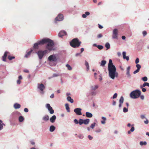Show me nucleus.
Listing matches in <instances>:
<instances>
[{
	"label": "nucleus",
	"mask_w": 149,
	"mask_h": 149,
	"mask_svg": "<svg viewBox=\"0 0 149 149\" xmlns=\"http://www.w3.org/2000/svg\"><path fill=\"white\" fill-rule=\"evenodd\" d=\"M48 59L49 61L54 62L56 61L57 60L56 57L54 55H51L49 56L48 58Z\"/></svg>",
	"instance_id": "6e6552de"
},
{
	"label": "nucleus",
	"mask_w": 149,
	"mask_h": 149,
	"mask_svg": "<svg viewBox=\"0 0 149 149\" xmlns=\"http://www.w3.org/2000/svg\"><path fill=\"white\" fill-rule=\"evenodd\" d=\"M6 57L4 56H3L2 57V60L3 61H6Z\"/></svg>",
	"instance_id": "603ef678"
},
{
	"label": "nucleus",
	"mask_w": 149,
	"mask_h": 149,
	"mask_svg": "<svg viewBox=\"0 0 149 149\" xmlns=\"http://www.w3.org/2000/svg\"><path fill=\"white\" fill-rule=\"evenodd\" d=\"M18 79H19V80L22 79V76L20 75V76H19L18 77Z\"/></svg>",
	"instance_id": "bf43d9fd"
},
{
	"label": "nucleus",
	"mask_w": 149,
	"mask_h": 149,
	"mask_svg": "<svg viewBox=\"0 0 149 149\" xmlns=\"http://www.w3.org/2000/svg\"><path fill=\"white\" fill-rule=\"evenodd\" d=\"M33 49H31L30 51L28 52L26 54L24 57L26 58L28 57L29 56H30L32 52L33 51Z\"/></svg>",
	"instance_id": "aec40b11"
},
{
	"label": "nucleus",
	"mask_w": 149,
	"mask_h": 149,
	"mask_svg": "<svg viewBox=\"0 0 149 149\" xmlns=\"http://www.w3.org/2000/svg\"><path fill=\"white\" fill-rule=\"evenodd\" d=\"M67 34V33L65 31H62L59 33L58 35L59 37L62 38L63 36L66 35Z\"/></svg>",
	"instance_id": "f8f14e48"
},
{
	"label": "nucleus",
	"mask_w": 149,
	"mask_h": 149,
	"mask_svg": "<svg viewBox=\"0 0 149 149\" xmlns=\"http://www.w3.org/2000/svg\"><path fill=\"white\" fill-rule=\"evenodd\" d=\"M105 46L107 48V49H109L110 48V44L108 42H107V43L105 45Z\"/></svg>",
	"instance_id": "c756f323"
},
{
	"label": "nucleus",
	"mask_w": 149,
	"mask_h": 149,
	"mask_svg": "<svg viewBox=\"0 0 149 149\" xmlns=\"http://www.w3.org/2000/svg\"><path fill=\"white\" fill-rule=\"evenodd\" d=\"M90 15V13L88 12H86L85 14H83L82 15V17L84 18H85L86 17V15Z\"/></svg>",
	"instance_id": "412c9836"
},
{
	"label": "nucleus",
	"mask_w": 149,
	"mask_h": 149,
	"mask_svg": "<svg viewBox=\"0 0 149 149\" xmlns=\"http://www.w3.org/2000/svg\"><path fill=\"white\" fill-rule=\"evenodd\" d=\"M118 30L116 29H114L113 31L112 38L113 39H118Z\"/></svg>",
	"instance_id": "0eeeda50"
},
{
	"label": "nucleus",
	"mask_w": 149,
	"mask_h": 149,
	"mask_svg": "<svg viewBox=\"0 0 149 149\" xmlns=\"http://www.w3.org/2000/svg\"><path fill=\"white\" fill-rule=\"evenodd\" d=\"M108 70L109 77L112 79H114L116 76V69L115 66L113 65L112 61L111 59L109 61Z\"/></svg>",
	"instance_id": "f03ea898"
},
{
	"label": "nucleus",
	"mask_w": 149,
	"mask_h": 149,
	"mask_svg": "<svg viewBox=\"0 0 149 149\" xmlns=\"http://www.w3.org/2000/svg\"><path fill=\"white\" fill-rule=\"evenodd\" d=\"M83 119H80L79 121V124L80 125H81L83 123Z\"/></svg>",
	"instance_id": "473e14b6"
},
{
	"label": "nucleus",
	"mask_w": 149,
	"mask_h": 149,
	"mask_svg": "<svg viewBox=\"0 0 149 149\" xmlns=\"http://www.w3.org/2000/svg\"><path fill=\"white\" fill-rule=\"evenodd\" d=\"M146 85V82H145L142 85L140 86V88H142L143 87H145Z\"/></svg>",
	"instance_id": "a19ab883"
},
{
	"label": "nucleus",
	"mask_w": 149,
	"mask_h": 149,
	"mask_svg": "<svg viewBox=\"0 0 149 149\" xmlns=\"http://www.w3.org/2000/svg\"><path fill=\"white\" fill-rule=\"evenodd\" d=\"M134 127L133 126L130 129V131L132 132H133L134 131Z\"/></svg>",
	"instance_id": "3c124183"
},
{
	"label": "nucleus",
	"mask_w": 149,
	"mask_h": 149,
	"mask_svg": "<svg viewBox=\"0 0 149 149\" xmlns=\"http://www.w3.org/2000/svg\"><path fill=\"white\" fill-rule=\"evenodd\" d=\"M141 94V91L136 90L132 91L130 94V97L132 98L136 99L139 97Z\"/></svg>",
	"instance_id": "20e7f679"
},
{
	"label": "nucleus",
	"mask_w": 149,
	"mask_h": 149,
	"mask_svg": "<svg viewBox=\"0 0 149 149\" xmlns=\"http://www.w3.org/2000/svg\"><path fill=\"white\" fill-rule=\"evenodd\" d=\"M139 70H138V69H137V70H135V71H134L133 72V73L135 74H136V73H138V72H139Z\"/></svg>",
	"instance_id": "a18cd8bd"
},
{
	"label": "nucleus",
	"mask_w": 149,
	"mask_h": 149,
	"mask_svg": "<svg viewBox=\"0 0 149 149\" xmlns=\"http://www.w3.org/2000/svg\"><path fill=\"white\" fill-rule=\"evenodd\" d=\"M126 52H123V57L124 59H126L127 61L129 60V57L128 56H126Z\"/></svg>",
	"instance_id": "2eb2a0df"
},
{
	"label": "nucleus",
	"mask_w": 149,
	"mask_h": 149,
	"mask_svg": "<svg viewBox=\"0 0 149 149\" xmlns=\"http://www.w3.org/2000/svg\"><path fill=\"white\" fill-rule=\"evenodd\" d=\"M38 88L41 91H43V90L45 89V87L43 84H38Z\"/></svg>",
	"instance_id": "9b49d317"
},
{
	"label": "nucleus",
	"mask_w": 149,
	"mask_h": 149,
	"mask_svg": "<svg viewBox=\"0 0 149 149\" xmlns=\"http://www.w3.org/2000/svg\"><path fill=\"white\" fill-rule=\"evenodd\" d=\"M56 118V116L55 115H53L50 118V121L51 122L54 123V122Z\"/></svg>",
	"instance_id": "4468645a"
},
{
	"label": "nucleus",
	"mask_w": 149,
	"mask_h": 149,
	"mask_svg": "<svg viewBox=\"0 0 149 149\" xmlns=\"http://www.w3.org/2000/svg\"><path fill=\"white\" fill-rule=\"evenodd\" d=\"M55 129V127L53 125L51 126L50 127L49 131L51 132H53Z\"/></svg>",
	"instance_id": "b1692460"
},
{
	"label": "nucleus",
	"mask_w": 149,
	"mask_h": 149,
	"mask_svg": "<svg viewBox=\"0 0 149 149\" xmlns=\"http://www.w3.org/2000/svg\"><path fill=\"white\" fill-rule=\"evenodd\" d=\"M48 53V50H45L44 51L39 50L37 53V54L39 58L40 59H41L44 56Z\"/></svg>",
	"instance_id": "39448f33"
},
{
	"label": "nucleus",
	"mask_w": 149,
	"mask_h": 149,
	"mask_svg": "<svg viewBox=\"0 0 149 149\" xmlns=\"http://www.w3.org/2000/svg\"><path fill=\"white\" fill-rule=\"evenodd\" d=\"M97 47L99 49H102L103 48V46L102 45H99L97 46Z\"/></svg>",
	"instance_id": "4c0bfd02"
},
{
	"label": "nucleus",
	"mask_w": 149,
	"mask_h": 149,
	"mask_svg": "<svg viewBox=\"0 0 149 149\" xmlns=\"http://www.w3.org/2000/svg\"><path fill=\"white\" fill-rule=\"evenodd\" d=\"M24 111L26 112H28L29 110L27 108H25L24 109Z\"/></svg>",
	"instance_id": "5fc2aeb1"
},
{
	"label": "nucleus",
	"mask_w": 149,
	"mask_h": 149,
	"mask_svg": "<svg viewBox=\"0 0 149 149\" xmlns=\"http://www.w3.org/2000/svg\"><path fill=\"white\" fill-rule=\"evenodd\" d=\"M139 62V59L137 58L135 60V63L136 64H137Z\"/></svg>",
	"instance_id": "37998d69"
},
{
	"label": "nucleus",
	"mask_w": 149,
	"mask_h": 149,
	"mask_svg": "<svg viewBox=\"0 0 149 149\" xmlns=\"http://www.w3.org/2000/svg\"><path fill=\"white\" fill-rule=\"evenodd\" d=\"M42 119L43 120L45 121H47L49 120V116L47 115H45L42 118Z\"/></svg>",
	"instance_id": "dca6fc26"
},
{
	"label": "nucleus",
	"mask_w": 149,
	"mask_h": 149,
	"mask_svg": "<svg viewBox=\"0 0 149 149\" xmlns=\"http://www.w3.org/2000/svg\"><path fill=\"white\" fill-rule=\"evenodd\" d=\"M142 33H143V36H145L147 35V33L146 31H143Z\"/></svg>",
	"instance_id": "ea45409f"
},
{
	"label": "nucleus",
	"mask_w": 149,
	"mask_h": 149,
	"mask_svg": "<svg viewBox=\"0 0 149 149\" xmlns=\"http://www.w3.org/2000/svg\"><path fill=\"white\" fill-rule=\"evenodd\" d=\"M2 123V121L0 120V130L3 129V125H5L4 123Z\"/></svg>",
	"instance_id": "4be33fe9"
},
{
	"label": "nucleus",
	"mask_w": 149,
	"mask_h": 149,
	"mask_svg": "<svg viewBox=\"0 0 149 149\" xmlns=\"http://www.w3.org/2000/svg\"><path fill=\"white\" fill-rule=\"evenodd\" d=\"M142 91L143 92H145L146 91V88H143V87H142Z\"/></svg>",
	"instance_id": "6e6d98bb"
},
{
	"label": "nucleus",
	"mask_w": 149,
	"mask_h": 149,
	"mask_svg": "<svg viewBox=\"0 0 149 149\" xmlns=\"http://www.w3.org/2000/svg\"><path fill=\"white\" fill-rule=\"evenodd\" d=\"M19 120L20 122H22L24 120V118L22 116H20L19 117Z\"/></svg>",
	"instance_id": "c85d7f7f"
},
{
	"label": "nucleus",
	"mask_w": 149,
	"mask_h": 149,
	"mask_svg": "<svg viewBox=\"0 0 149 149\" xmlns=\"http://www.w3.org/2000/svg\"><path fill=\"white\" fill-rule=\"evenodd\" d=\"M140 144L141 146H142L143 145H146L147 144V143L146 141H144L143 142L142 141H141L140 142Z\"/></svg>",
	"instance_id": "2f4dec72"
},
{
	"label": "nucleus",
	"mask_w": 149,
	"mask_h": 149,
	"mask_svg": "<svg viewBox=\"0 0 149 149\" xmlns=\"http://www.w3.org/2000/svg\"><path fill=\"white\" fill-rule=\"evenodd\" d=\"M46 107L48 109L50 114H52L54 113V111L52 107L50 106L49 104H47L46 105Z\"/></svg>",
	"instance_id": "423d86ee"
},
{
	"label": "nucleus",
	"mask_w": 149,
	"mask_h": 149,
	"mask_svg": "<svg viewBox=\"0 0 149 149\" xmlns=\"http://www.w3.org/2000/svg\"><path fill=\"white\" fill-rule=\"evenodd\" d=\"M130 66H128L127 69L126 74L127 75V77H130L131 75L130 74Z\"/></svg>",
	"instance_id": "ddd939ff"
},
{
	"label": "nucleus",
	"mask_w": 149,
	"mask_h": 149,
	"mask_svg": "<svg viewBox=\"0 0 149 149\" xmlns=\"http://www.w3.org/2000/svg\"><path fill=\"white\" fill-rule=\"evenodd\" d=\"M98 27L100 29H101L103 28V27L100 24H98Z\"/></svg>",
	"instance_id": "13d9d810"
},
{
	"label": "nucleus",
	"mask_w": 149,
	"mask_h": 149,
	"mask_svg": "<svg viewBox=\"0 0 149 149\" xmlns=\"http://www.w3.org/2000/svg\"><path fill=\"white\" fill-rule=\"evenodd\" d=\"M106 61H102L100 64V66H104L105 65V64H106Z\"/></svg>",
	"instance_id": "393cba45"
},
{
	"label": "nucleus",
	"mask_w": 149,
	"mask_h": 149,
	"mask_svg": "<svg viewBox=\"0 0 149 149\" xmlns=\"http://www.w3.org/2000/svg\"><path fill=\"white\" fill-rule=\"evenodd\" d=\"M124 101V99L123 96H121L119 100L120 103L123 104Z\"/></svg>",
	"instance_id": "7c9ffc66"
},
{
	"label": "nucleus",
	"mask_w": 149,
	"mask_h": 149,
	"mask_svg": "<svg viewBox=\"0 0 149 149\" xmlns=\"http://www.w3.org/2000/svg\"><path fill=\"white\" fill-rule=\"evenodd\" d=\"M85 65L86 67L87 70L88 71L89 69V65L88 62L86 61H85Z\"/></svg>",
	"instance_id": "a878e982"
},
{
	"label": "nucleus",
	"mask_w": 149,
	"mask_h": 149,
	"mask_svg": "<svg viewBox=\"0 0 149 149\" xmlns=\"http://www.w3.org/2000/svg\"><path fill=\"white\" fill-rule=\"evenodd\" d=\"M83 123L85 125H87L90 122V120L89 119H87L85 120L83 119Z\"/></svg>",
	"instance_id": "a211bd4d"
},
{
	"label": "nucleus",
	"mask_w": 149,
	"mask_h": 149,
	"mask_svg": "<svg viewBox=\"0 0 149 149\" xmlns=\"http://www.w3.org/2000/svg\"><path fill=\"white\" fill-rule=\"evenodd\" d=\"M8 53V52H5V53H4V54L3 56L6 57L7 55V54Z\"/></svg>",
	"instance_id": "de8ad7c7"
},
{
	"label": "nucleus",
	"mask_w": 149,
	"mask_h": 149,
	"mask_svg": "<svg viewBox=\"0 0 149 149\" xmlns=\"http://www.w3.org/2000/svg\"><path fill=\"white\" fill-rule=\"evenodd\" d=\"M81 43V42L79 41L78 38H75L73 39L70 42V46L73 48L79 47Z\"/></svg>",
	"instance_id": "7ed1b4c3"
},
{
	"label": "nucleus",
	"mask_w": 149,
	"mask_h": 149,
	"mask_svg": "<svg viewBox=\"0 0 149 149\" xmlns=\"http://www.w3.org/2000/svg\"><path fill=\"white\" fill-rule=\"evenodd\" d=\"M66 66L68 68V69L69 70H71L72 69V67L68 64L66 65Z\"/></svg>",
	"instance_id": "72a5a7b5"
},
{
	"label": "nucleus",
	"mask_w": 149,
	"mask_h": 149,
	"mask_svg": "<svg viewBox=\"0 0 149 149\" xmlns=\"http://www.w3.org/2000/svg\"><path fill=\"white\" fill-rule=\"evenodd\" d=\"M128 111L127 109L125 107H124L123 109V111L124 112H127Z\"/></svg>",
	"instance_id": "79ce46f5"
},
{
	"label": "nucleus",
	"mask_w": 149,
	"mask_h": 149,
	"mask_svg": "<svg viewBox=\"0 0 149 149\" xmlns=\"http://www.w3.org/2000/svg\"><path fill=\"white\" fill-rule=\"evenodd\" d=\"M63 19V15L62 14H59L57 17L55 18V20L57 21H61Z\"/></svg>",
	"instance_id": "9d476101"
},
{
	"label": "nucleus",
	"mask_w": 149,
	"mask_h": 149,
	"mask_svg": "<svg viewBox=\"0 0 149 149\" xmlns=\"http://www.w3.org/2000/svg\"><path fill=\"white\" fill-rule=\"evenodd\" d=\"M74 122L76 124L79 123V121H78V120L76 119H75L74 120Z\"/></svg>",
	"instance_id": "49530a36"
},
{
	"label": "nucleus",
	"mask_w": 149,
	"mask_h": 149,
	"mask_svg": "<svg viewBox=\"0 0 149 149\" xmlns=\"http://www.w3.org/2000/svg\"><path fill=\"white\" fill-rule=\"evenodd\" d=\"M102 119H103L104 120H106V118L105 117H102Z\"/></svg>",
	"instance_id": "774afa93"
},
{
	"label": "nucleus",
	"mask_w": 149,
	"mask_h": 149,
	"mask_svg": "<svg viewBox=\"0 0 149 149\" xmlns=\"http://www.w3.org/2000/svg\"><path fill=\"white\" fill-rule=\"evenodd\" d=\"M67 100L68 101L70 102L71 103L74 102V100L73 99H72L70 96H68L67 97Z\"/></svg>",
	"instance_id": "5701e85b"
},
{
	"label": "nucleus",
	"mask_w": 149,
	"mask_h": 149,
	"mask_svg": "<svg viewBox=\"0 0 149 149\" xmlns=\"http://www.w3.org/2000/svg\"><path fill=\"white\" fill-rule=\"evenodd\" d=\"M144 123L145 124H148L149 123L148 120L147 119H146V120L144 121Z\"/></svg>",
	"instance_id": "8fccbe9b"
},
{
	"label": "nucleus",
	"mask_w": 149,
	"mask_h": 149,
	"mask_svg": "<svg viewBox=\"0 0 149 149\" xmlns=\"http://www.w3.org/2000/svg\"><path fill=\"white\" fill-rule=\"evenodd\" d=\"M86 116L87 117L91 118L93 115L91 113L87 112L86 113Z\"/></svg>",
	"instance_id": "f3484780"
},
{
	"label": "nucleus",
	"mask_w": 149,
	"mask_h": 149,
	"mask_svg": "<svg viewBox=\"0 0 149 149\" xmlns=\"http://www.w3.org/2000/svg\"><path fill=\"white\" fill-rule=\"evenodd\" d=\"M17 83L18 84H20L21 83V81L20 80H18L17 81Z\"/></svg>",
	"instance_id": "e2e57ef3"
},
{
	"label": "nucleus",
	"mask_w": 149,
	"mask_h": 149,
	"mask_svg": "<svg viewBox=\"0 0 149 149\" xmlns=\"http://www.w3.org/2000/svg\"><path fill=\"white\" fill-rule=\"evenodd\" d=\"M78 136L79 138L81 139H82L83 137V136L81 134L79 135Z\"/></svg>",
	"instance_id": "4d7b16f0"
},
{
	"label": "nucleus",
	"mask_w": 149,
	"mask_h": 149,
	"mask_svg": "<svg viewBox=\"0 0 149 149\" xmlns=\"http://www.w3.org/2000/svg\"><path fill=\"white\" fill-rule=\"evenodd\" d=\"M98 85H95L94 86H92L91 87V88L92 90H95L98 88Z\"/></svg>",
	"instance_id": "bb28decb"
},
{
	"label": "nucleus",
	"mask_w": 149,
	"mask_h": 149,
	"mask_svg": "<svg viewBox=\"0 0 149 149\" xmlns=\"http://www.w3.org/2000/svg\"><path fill=\"white\" fill-rule=\"evenodd\" d=\"M125 36H122V38L123 40H125Z\"/></svg>",
	"instance_id": "69168bd1"
},
{
	"label": "nucleus",
	"mask_w": 149,
	"mask_h": 149,
	"mask_svg": "<svg viewBox=\"0 0 149 149\" xmlns=\"http://www.w3.org/2000/svg\"><path fill=\"white\" fill-rule=\"evenodd\" d=\"M95 123H94L93 124H92L90 126L91 128L93 129L95 126Z\"/></svg>",
	"instance_id": "58836bf2"
},
{
	"label": "nucleus",
	"mask_w": 149,
	"mask_h": 149,
	"mask_svg": "<svg viewBox=\"0 0 149 149\" xmlns=\"http://www.w3.org/2000/svg\"><path fill=\"white\" fill-rule=\"evenodd\" d=\"M88 138L90 140H91L93 139V137L90 135L88 136Z\"/></svg>",
	"instance_id": "052dcab7"
},
{
	"label": "nucleus",
	"mask_w": 149,
	"mask_h": 149,
	"mask_svg": "<svg viewBox=\"0 0 149 149\" xmlns=\"http://www.w3.org/2000/svg\"><path fill=\"white\" fill-rule=\"evenodd\" d=\"M24 72L26 73H28L29 72V71L27 70H24Z\"/></svg>",
	"instance_id": "0e129e2a"
},
{
	"label": "nucleus",
	"mask_w": 149,
	"mask_h": 149,
	"mask_svg": "<svg viewBox=\"0 0 149 149\" xmlns=\"http://www.w3.org/2000/svg\"><path fill=\"white\" fill-rule=\"evenodd\" d=\"M14 107L15 109H19L21 107L20 104L17 103L15 104L14 105Z\"/></svg>",
	"instance_id": "6ab92c4d"
},
{
	"label": "nucleus",
	"mask_w": 149,
	"mask_h": 149,
	"mask_svg": "<svg viewBox=\"0 0 149 149\" xmlns=\"http://www.w3.org/2000/svg\"><path fill=\"white\" fill-rule=\"evenodd\" d=\"M51 98H53L54 97V94H52L50 96Z\"/></svg>",
	"instance_id": "338daca9"
},
{
	"label": "nucleus",
	"mask_w": 149,
	"mask_h": 149,
	"mask_svg": "<svg viewBox=\"0 0 149 149\" xmlns=\"http://www.w3.org/2000/svg\"><path fill=\"white\" fill-rule=\"evenodd\" d=\"M46 44L45 47L48 50L51 51L54 50V43L53 41L49 38H46L42 39V40L38 41L37 43L34 44L33 48L38 49L39 48L38 45Z\"/></svg>",
	"instance_id": "f257e3e1"
},
{
	"label": "nucleus",
	"mask_w": 149,
	"mask_h": 149,
	"mask_svg": "<svg viewBox=\"0 0 149 149\" xmlns=\"http://www.w3.org/2000/svg\"><path fill=\"white\" fill-rule=\"evenodd\" d=\"M141 118L143 119L145 118V116L144 115H141Z\"/></svg>",
	"instance_id": "680f3d73"
},
{
	"label": "nucleus",
	"mask_w": 149,
	"mask_h": 149,
	"mask_svg": "<svg viewBox=\"0 0 149 149\" xmlns=\"http://www.w3.org/2000/svg\"><path fill=\"white\" fill-rule=\"evenodd\" d=\"M81 109L80 108H77L74 110V111L77 115H80L82 114Z\"/></svg>",
	"instance_id": "1a4fd4ad"
},
{
	"label": "nucleus",
	"mask_w": 149,
	"mask_h": 149,
	"mask_svg": "<svg viewBox=\"0 0 149 149\" xmlns=\"http://www.w3.org/2000/svg\"><path fill=\"white\" fill-rule=\"evenodd\" d=\"M117 93H115L113 97V99H115V98H116L117 97Z\"/></svg>",
	"instance_id": "c03bdc74"
},
{
	"label": "nucleus",
	"mask_w": 149,
	"mask_h": 149,
	"mask_svg": "<svg viewBox=\"0 0 149 149\" xmlns=\"http://www.w3.org/2000/svg\"><path fill=\"white\" fill-rule=\"evenodd\" d=\"M102 35L101 34H99L97 36V37L99 38H100L102 37Z\"/></svg>",
	"instance_id": "864d4df0"
},
{
	"label": "nucleus",
	"mask_w": 149,
	"mask_h": 149,
	"mask_svg": "<svg viewBox=\"0 0 149 149\" xmlns=\"http://www.w3.org/2000/svg\"><path fill=\"white\" fill-rule=\"evenodd\" d=\"M142 80L144 81H147L148 80V78L147 77H145L142 78Z\"/></svg>",
	"instance_id": "c9c22d12"
},
{
	"label": "nucleus",
	"mask_w": 149,
	"mask_h": 149,
	"mask_svg": "<svg viewBox=\"0 0 149 149\" xmlns=\"http://www.w3.org/2000/svg\"><path fill=\"white\" fill-rule=\"evenodd\" d=\"M136 67L137 68V69L140 70V69L141 68V66L139 64H137L136 65Z\"/></svg>",
	"instance_id": "e433bc0d"
},
{
	"label": "nucleus",
	"mask_w": 149,
	"mask_h": 149,
	"mask_svg": "<svg viewBox=\"0 0 149 149\" xmlns=\"http://www.w3.org/2000/svg\"><path fill=\"white\" fill-rule=\"evenodd\" d=\"M8 53V52H5V53H4V54L3 56L6 57L7 55V54Z\"/></svg>",
	"instance_id": "09e8293b"
},
{
	"label": "nucleus",
	"mask_w": 149,
	"mask_h": 149,
	"mask_svg": "<svg viewBox=\"0 0 149 149\" xmlns=\"http://www.w3.org/2000/svg\"><path fill=\"white\" fill-rule=\"evenodd\" d=\"M15 58L14 56H8V58L10 60H12L13 59H14Z\"/></svg>",
	"instance_id": "f704fd0d"
},
{
	"label": "nucleus",
	"mask_w": 149,
	"mask_h": 149,
	"mask_svg": "<svg viewBox=\"0 0 149 149\" xmlns=\"http://www.w3.org/2000/svg\"><path fill=\"white\" fill-rule=\"evenodd\" d=\"M65 108L66 110H67L68 112H70V108L69 107V105L68 104H65Z\"/></svg>",
	"instance_id": "cd10ccee"
}]
</instances>
